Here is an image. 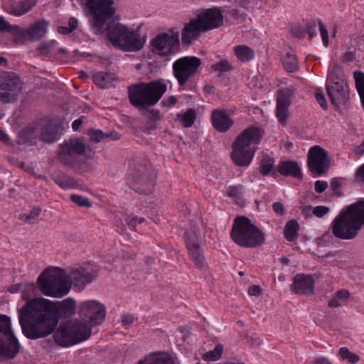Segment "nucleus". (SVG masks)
<instances>
[{"instance_id":"nucleus-8","label":"nucleus","mask_w":364,"mask_h":364,"mask_svg":"<svg viewBox=\"0 0 364 364\" xmlns=\"http://www.w3.org/2000/svg\"><path fill=\"white\" fill-rule=\"evenodd\" d=\"M230 237L237 245L243 247H259L265 240L264 232L245 216L235 219Z\"/></svg>"},{"instance_id":"nucleus-26","label":"nucleus","mask_w":364,"mask_h":364,"mask_svg":"<svg viewBox=\"0 0 364 364\" xmlns=\"http://www.w3.org/2000/svg\"><path fill=\"white\" fill-rule=\"evenodd\" d=\"M36 4V0H21L14 2L11 6L10 13L16 16H22L29 12Z\"/></svg>"},{"instance_id":"nucleus-22","label":"nucleus","mask_w":364,"mask_h":364,"mask_svg":"<svg viewBox=\"0 0 364 364\" xmlns=\"http://www.w3.org/2000/svg\"><path fill=\"white\" fill-rule=\"evenodd\" d=\"M314 282L311 275L298 274L294 276L291 286L292 291L296 294H313Z\"/></svg>"},{"instance_id":"nucleus-33","label":"nucleus","mask_w":364,"mask_h":364,"mask_svg":"<svg viewBox=\"0 0 364 364\" xmlns=\"http://www.w3.org/2000/svg\"><path fill=\"white\" fill-rule=\"evenodd\" d=\"M211 68L218 72V76L220 77L226 73L231 72L234 67L229 60L223 59L212 65Z\"/></svg>"},{"instance_id":"nucleus-23","label":"nucleus","mask_w":364,"mask_h":364,"mask_svg":"<svg viewBox=\"0 0 364 364\" xmlns=\"http://www.w3.org/2000/svg\"><path fill=\"white\" fill-rule=\"evenodd\" d=\"M213 127L219 132H227L234 124L233 120L224 111L215 109L211 114Z\"/></svg>"},{"instance_id":"nucleus-63","label":"nucleus","mask_w":364,"mask_h":364,"mask_svg":"<svg viewBox=\"0 0 364 364\" xmlns=\"http://www.w3.org/2000/svg\"><path fill=\"white\" fill-rule=\"evenodd\" d=\"M149 118L153 121H158L160 119V112L155 109L150 110Z\"/></svg>"},{"instance_id":"nucleus-16","label":"nucleus","mask_w":364,"mask_h":364,"mask_svg":"<svg viewBox=\"0 0 364 364\" xmlns=\"http://www.w3.org/2000/svg\"><path fill=\"white\" fill-rule=\"evenodd\" d=\"M49 22L46 19H41L34 22L27 29H20L19 37H15L16 44H25L28 41H37L41 39L48 31Z\"/></svg>"},{"instance_id":"nucleus-61","label":"nucleus","mask_w":364,"mask_h":364,"mask_svg":"<svg viewBox=\"0 0 364 364\" xmlns=\"http://www.w3.org/2000/svg\"><path fill=\"white\" fill-rule=\"evenodd\" d=\"M350 296V294L349 292L347 291V290H340L338 291H337V293L336 294V296L339 299V300H346Z\"/></svg>"},{"instance_id":"nucleus-38","label":"nucleus","mask_w":364,"mask_h":364,"mask_svg":"<svg viewBox=\"0 0 364 364\" xmlns=\"http://www.w3.org/2000/svg\"><path fill=\"white\" fill-rule=\"evenodd\" d=\"M53 181L55 183H57L60 187L63 189L69 188H75L76 186V182L74 178L68 176H58L53 178Z\"/></svg>"},{"instance_id":"nucleus-51","label":"nucleus","mask_w":364,"mask_h":364,"mask_svg":"<svg viewBox=\"0 0 364 364\" xmlns=\"http://www.w3.org/2000/svg\"><path fill=\"white\" fill-rule=\"evenodd\" d=\"M273 210L277 215L282 216L285 213V208L283 203L280 202H275L272 205Z\"/></svg>"},{"instance_id":"nucleus-14","label":"nucleus","mask_w":364,"mask_h":364,"mask_svg":"<svg viewBox=\"0 0 364 364\" xmlns=\"http://www.w3.org/2000/svg\"><path fill=\"white\" fill-rule=\"evenodd\" d=\"M86 151V146L82 139H71L60 145L58 159L64 165L75 166L78 162V156Z\"/></svg>"},{"instance_id":"nucleus-31","label":"nucleus","mask_w":364,"mask_h":364,"mask_svg":"<svg viewBox=\"0 0 364 364\" xmlns=\"http://www.w3.org/2000/svg\"><path fill=\"white\" fill-rule=\"evenodd\" d=\"M299 225L296 220H289L284 228V235L287 240L294 242L298 238Z\"/></svg>"},{"instance_id":"nucleus-42","label":"nucleus","mask_w":364,"mask_h":364,"mask_svg":"<svg viewBox=\"0 0 364 364\" xmlns=\"http://www.w3.org/2000/svg\"><path fill=\"white\" fill-rule=\"evenodd\" d=\"M88 134L90 137V140L95 143H99L104 138H108V134H105L100 129H90L88 131Z\"/></svg>"},{"instance_id":"nucleus-15","label":"nucleus","mask_w":364,"mask_h":364,"mask_svg":"<svg viewBox=\"0 0 364 364\" xmlns=\"http://www.w3.org/2000/svg\"><path fill=\"white\" fill-rule=\"evenodd\" d=\"M307 164L314 176L325 174L330 166L328 151L319 146H314L309 151Z\"/></svg>"},{"instance_id":"nucleus-20","label":"nucleus","mask_w":364,"mask_h":364,"mask_svg":"<svg viewBox=\"0 0 364 364\" xmlns=\"http://www.w3.org/2000/svg\"><path fill=\"white\" fill-rule=\"evenodd\" d=\"M205 32L217 28L223 24L222 11L216 8L205 9L196 16Z\"/></svg>"},{"instance_id":"nucleus-36","label":"nucleus","mask_w":364,"mask_h":364,"mask_svg":"<svg viewBox=\"0 0 364 364\" xmlns=\"http://www.w3.org/2000/svg\"><path fill=\"white\" fill-rule=\"evenodd\" d=\"M21 28L17 25H11L9 21L5 20L4 17H0V32L9 33L19 37Z\"/></svg>"},{"instance_id":"nucleus-1","label":"nucleus","mask_w":364,"mask_h":364,"mask_svg":"<svg viewBox=\"0 0 364 364\" xmlns=\"http://www.w3.org/2000/svg\"><path fill=\"white\" fill-rule=\"evenodd\" d=\"M75 311L76 302L72 298L61 301L34 298L19 309V323L26 338L36 340L55 333L60 318L72 317Z\"/></svg>"},{"instance_id":"nucleus-25","label":"nucleus","mask_w":364,"mask_h":364,"mask_svg":"<svg viewBox=\"0 0 364 364\" xmlns=\"http://www.w3.org/2000/svg\"><path fill=\"white\" fill-rule=\"evenodd\" d=\"M60 125L55 120H50L44 125L40 139L48 143H52L59 139L60 132Z\"/></svg>"},{"instance_id":"nucleus-59","label":"nucleus","mask_w":364,"mask_h":364,"mask_svg":"<svg viewBox=\"0 0 364 364\" xmlns=\"http://www.w3.org/2000/svg\"><path fill=\"white\" fill-rule=\"evenodd\" d=\"M307 32L311 38L314 36L316 35V25L315 22H312L311 23H308L306 26Z\"/></svg>"},{"instance_id":"nucleus-3","label":"nucleus","mask_w":364,"mask_h":364,"mask_svg":"<svg viewBox=\"0 0 364 364\" xmlns=\"http://www.w3.org/2000/svg\"><path fill=\"white\" fill-rule=\"evenodd\" d=\"M78 314L80 319L61 323L53 334L58 346L69 347L87 340L92 334V327L105 321L106 307L97 300L85 301L79 304Z\"/></svg>"},{"instance_id":"nucleus-18","label":"nucleus","mask_w":364,"mask_h":364,"mask_svg":"<svg viewBox=\"0 0 364 364\" xmlns=\"http://www.w3.org/2000/svg\"><path fill=\"white\" fill-rule=\"evenodd\" d=\"M326 90L333 105L338 107L346 105L349 100V90L346 82L340 79L331 85H326Z\"/></svg>"},{"instance_id":"nucleus-40","label":"nucleus","mask_w":364,"mask_h":364,"mask_svg":"<svg viewBox=\"0 0 364 364\" xmlns=\"http://www.w3.org/2000/svg\"><path fill=\"white\" fill-rule=\"evenodd\" d=\"M185 240L186 247H191L200 245L198 243V237L195 230L190 228L185 232Z\"/></svg>"},{"instance_id":"nucleus-56","label":"nucleus","mask_w":364,"mask_h":364,"mask_svg":"<svg viewBox=\"0 0 364 364\" xmlns=\"http://www.w3.org/2000/svg\"><path fill=\"white\" fill-rule=\"evenodd\" d=\"M123 326H129L134 322V316L130 314H123L121 318Z\"/></svg>"},{"instance_id":"nucleus-6","label":"nucleus","mask_w":364,"mask_h":364,"mask_svg":"<svg viewBox=\"0 0 364 364\" xmlns=\"http://www.w3.org/2000/svg\"><path fill=\"white\" fill-rule=\"evenodd\" d=\"M166 89V85L161 80L132 84L128 87L129 102L138 109L153 106L159 101Z\"/></svg>"},{"instance_id":"nucleus-52","label":"nucleus","mask_w":364,"mask_h":364,"mask_svg":"<svg viewBox=\"0 0 364 364\" xmlns=\"http://www.w3.org/2000/svg\"><path fill=\"white\" fill-rule=\"evenodd\" d=\"M136 220L137 218L133 215H127L124 218L126 224L132 230L135 229Z\"/></svg>"},{"instance_id":"nucleus-28","label":"nucleus","mask_w":364,"mask_h":364,"mask_svg":"<svg viewBox=\"0 0 364 364\" xmlns=\"http://www.w3.org/2000/svg\"><path fill=\"white\" fill-rule=\"evenodd\" d=\"M95 84L102 88H109L112 85L115 76L113 73L99 72L93 75Z\"/></svg>"},{"instance_id":"nucleus-27","label":"nucleus","mask_w":364,"mask_h":364,"mask_svg":"<svg viewBox=\"0 0 364 364\" xmlns=\"http://www.w3.org/2000/svg\"><path fill=\"white\" fill-rule=\"evenodd\" d=\"M137 364H175V362L169 355L159 353L149 355L144 360H139Z\"/></svg>"},{"instance_id":"nucleus-55","label":"nucleus","mask_w":364,"mask_h":364,"mask_svg":"<svg viewBox=\"0 0 364 364\" xmlns=\"http://www.w3.org/2000/svg\"><path fill=\"white\" fill-rule=\"evenodd\" d=\"M355 179L357 182H364V164L360 166L355 174Z\"/></svg>"},{"instance_id":"nucleus-47","label":"nucleus","mask_w":364,"mask_h":364,"mask_svg":"<svg viewBox=\"0 0 364 364\" xmlns=\"http://www.w3.org/2000/svg\"><path fill=\"white\" fill-rule=\"evenodd\" d=\"M41 213V208L39 206H35L28 214L25 215V221L31 222L37 218Z\"/></svg>"},{"instance_id":"nucleus-30","label":"nucleus","mask_w":364,"mask_h":364,"mask_svg":"<svg viewBox=\"0 0 364 364\" xmlns=\"http://www.w3.org/2000/svg\"><path fill=\"white\" fill-rule=\"evenodd\" d=\"M235 55L242 63H247L255 57L254 50L245 45H239L234 47Z\"/></svg>"},{"instance_id":"nucleus-54","label":"nucleus","mask_w":364,"mask_h":364,"mask_svg":"<svg viewBox=\"0 0 364 364\" xmlns=\"http://www.w3.org/2000/svg\"><path fill=\"white\" fill-rule=\"evenodd\" d=\"M316 100L319 105L324 109H327V102L324 95L321 92H318L315 95Z\"/></svg>"},{"instance_id":"nucleus-44","label":"nucleus","mask_w":364,"mask_h":364,"mask_svg":"<svg viewBox=\"0 0 364 364\" xmlns=\"http://www.w3.org/2000/svg\"><path fill=\"white\" fill-rule=\"evenodd\" d=\"M36 289V286L34 283L26 284L23 287L22 291V298L26 301V303L32 300L33 299H30L32 294L34 293Z\"/></svg>"},{"instance_id":"nucleus-32","label":"nucleus","mask_w":364,"mask_h":364,"mask_svg":"<svg viewBox=\"0 0 364 364\" xmlns=\"http://www.w3.org/2000/svg\"><path fill=\"white\" fill-rule=\"evenodd\" d=\"M177 118L181 121L184 127H191L196 119V111L193 109H188L184 114H178Z\"/></svg>"},{"instance_id":"nucleus-41","label":"nucleus","mask_w":364,"mask_h":364,"mask_svg":"<svg viewBox=\"0 0 364 364\" xmlns=\"http://www.w3.org/2000/svg\"><path fill=\"white\" fill-rule=\"evenodd\" d=\"M339 355L342 360H347L349 363L352 364L355 363L359 360L358 355L350 352L346 347H342L340 348Z\"/></svg>"},{"instance_id":"nucleus-35","label":"nucleus","mask_w":364,"mask_h":364,"mask_svg":"<svg viewBox=\"0 0 364 364\" xmlns=\"http://www.w3.org/2000/svg\"><path fill=\"white\" fill-rule=\"evenodd\" d=\"M283 67L286 71L292 73L299 68L297 58L295 55L288 53L282 60Z\"/></svg>"},{"instance_id":"nucleus-49","label":"nucleus","mask_w":364,"mask_h":364,"mask_svg":"<svg viewBox=\"0 0 364 364\" xmlns=\"http://www.w3.org/2000/svg\"><path fill=\"white\" fill-rule=\"evenodd\" d=\"M32 138L31 133L28 129L23 130L19 134V141L23 144L31 143Z\"/></svg>"},{"instance_id":"nucleus-7","label":"nucleus","mask_w":364,"mask_h":364,"mask_svg":"<svg viewBox=\"0 0 364 364\" xmlns=\"http://www.w3.org/2000/svg\"><path fill=\"white\" fill-rule=\"evenodd\" d=\"M66 272L60 267L44 269L37 279L39 291L47 296L60 298L70 291V285Z\"/></svg>"},{"instance_id":"nucleus-12","label":"nucleus","mask_w":364,"mask_h":364,"mask_svg":"<svg viewBox=\"0 0 364 364\" xmlns=\"http://www.w3.org/2000/svg\"><path fill=\"white\" fill-rule=\"evenodd\" d=\"M201 60L196 56H184L173 63V73L180 86H184L190 78L200 73Z\"/></svg>"},{"instance_id":"nucleus-45","label":"nucleus","mask_w":364,"mask_h":364,"mask_svg":"<svg viewBox=\"0 0 364 364\" xmlns=\"http://www.w3.org/2000/svg\"><path fill=\"white\" fill-rule=\"evenodd\" d=\"M244 188L242 185L230 186L227 190L228 196L233 198L240 195H242Z\"/></svg>"},{"instance_id":"nucleus-57","label":"nucleus","mask_w":364,"mask_h":364,"mask_svg":"<svg viewBox=\"0 0 364 364\" xmlns=\"http://www.w3.org/2000/svg\"><path fill=\"white\" fill-rule=\"evenodd\" d=\"M178 331L179 333L181 334V336L180 338V339L181 340L182 342H184L186 341V340L191 335V331L189 329H188L185 326H181L179 328H178Z\"/></svg>"},{"instance_id":"nucleus-2","label":"nucleus","mask_w":364,"mask_h":364,"mask_svg":"<svg viewBox=\"0 0 364 364\" xmlns=\"http://www.w3.org/2000/svg\"><path fill=\"white\" fill-rule=\"evenodd\" d=\"M89 11L90 25L94 33L107 31L109 41L115 48L124 51L136 52L143 48L146 37H141L138 29L116 22L112 19L116 14L114 0H83Z\"/></svg>"},{"instance_id":"nucleus-37","label":"nucleus","mask_w":364,"mask_h":364,"mask_svg":"<svg viewBox=\"0 0 364 364\" xmlns=\"http://www.w3.org/2000/svg\"><path fill=\"white\" fill-rule=\"evenodd\" d=\"M223 351V346L221 343H218L215 346L213 350L204 353L202 358L204 360L208 362L215 361L221 357Z\"/></svg>"},{"instance_id":"nucleus-19","label":"nucleus","mask_w":364,"mask_h":364,"mask_svg":"<svg viewBox=\"0 0 364 364\" xmlns=\"http://www.w3.org/2000/svg\"><path fill=\"white\" fill-rule=\"evenodd\" d=\"M97 275L98 269L96 267L87 265L73 270L69 278L75 286L77 287L79 289H82L87 284L91 283Z\"/></svg>"},{"instance_id":"nucleus-43","label":"nucleus","mask_w":364,"mask_h":364,"mask_svg":"<svg viewBox=\"0 0 364 364\" xmlns=\"http://www.w3.org/2000/svg\"><path fill=\"white\" fill-rule=\"evenodd\" d=\"M70 200L80 207L90 208L92 205L87 198L77 194H72Z\"/></svg>"},{"instance_id":"nucleus-58","label":"nucleus","mask_w":364,"mask_h":364,"mask_svg":"<svg viewBox=\"0 0 364 364\" xmlns=\"http://www.w3.org/2000/svg\"><path fill=\"white\" fill-rule=\"evenodd\" d=\"M50 44L48 43H41L37 48V50L40 51L43 55L47 54L50 52Z\"/></svg>"},{"instance_id":"nucleus-10","label":"nucleus","mask_w":364,"mask_h":364,"mask_svg":"<svg viewBox=\"0 0 364 364\" xmlns=\"http://www.w3.org/2000/svg\"><path fill=\"white\" fill-rule=\"evenodd\" d=\"M129 178L130 188L139 194L152 193L156 178L154 171L145 165L136 164L132 168Z\"/></svg>"},{"instance_id":"nucleus-11","label":"nucleus","mask_w":364,"mask_h":364,"mask_svg":"<svg viewBox=\"0 0 364 364\" xmlns=\"http://www.w3.org/2000/svg\"><path fill=\"white\" fill-rule=\"evenodd\" d=\"M180 34L173 28L158 34L150 42L151 50L161 57L168 58L180 50Z\"/></svg>"},{"instance_id":"nucleus-64","label":"nucleus","mask_w":364,"mask_h":364,"mask_svg":"<svg viewBox=\"0 0 364 364\" xmlns=\"http://www.w3.org/2000/svg\"><path fill=\"white\" fill-rule=\"evenodd\" d=\"M314 364H331V362L326 357L321 356L314 360Z\"/></svg>"},{"instance_id":"nucleus-24","label":"nucleus","mask_w":364,"mask_h":364,"mask_svg":"<svg viewBox=\"0 0 364 364\" xmlns=\"http://www.w3.org/2000/svg\"><path fill=\"white\" fill-rule=\"evenodd\" d=\"M277 171L283 176H291L299 180L303 178L301 170L294 161H281L277 166Z\"/></svg>"},{"instance_id":"nucleus-48","label":"nucleus","mask_w":364,"mask_h":364,"mask_svg":"<svg viewBox=\"0 0 364 364\" xmlns=\"http://www.w3.org/2000/svg\"><path fill=\"white\" fill-rule=\"evenodd\" d=\"M318 26L323 43L325 46H327L328 45V33L326 27L321 21H318Z\"/></svg>"},{"instance_id":"nucleus-46","label":"nucleus","mask_w":364,"mask_h":364,"mask_svg":"<svg viewBox=\"0 0 364 364\" xmlns=\"http://www.w3.org/2000/svg\"><path fill=\"white\" fill-rule=\"evenodd\" d=\"M330 209L327 206L324 205H318L314 208L312 210L313 214L317 218H322L327 213H328Z\"/></svg>"},{"instance_id":"nucleus-4","label":"nucleus","mask_w":364,"mask_h":364,"mask_svg":"<svg viewBox=\"0 0 364 364\" xmlns=\"http://www.w3.org/2000/svg\"><path fill=\"white\" fill-rule=\"evenodd\" d=\"M364 226V198L343 208L331 227L333 235L341 240L355 239Z\"/></svg>"},{"instance_id":"nucleus-50","label":"nucleus","mask_w":364,"mask_h":364,"mask_svg":"<svg viewBox=\"0 0 364 364\" xmlns=\"http://www.w3.org/2000/svg\"><path fill=\"white\" fill-rule=\"evenodd\" d=\"M327 188H328V183L326 181H320V180L315 181L314 188H315V191L317 193H323L326 190Z\"/></svg>"},{"instance_id":"nucleus-17","label":"nucleus","mask_w":364,"mask_h":364,"mask_svg":"<svg viewBox=\"0 0 364 364\" xmlns=\"http://www.w3.org/2000/svg\"><path fill=\"white\" fill-rule=\"evenodd\" d=\"M296 92L294 86L286 87L277 92L276 116L282 124H285L291 99Z\"/></svg>"},{"instance_id":"nucleus-21","label":"nucleus","mask_w":364,"mask_h":364,"mask_svg":"<svg viewBox=\"0 0 364 364\" xmlns=\"http://www.w3.org/2000/svg\"><path fill=\"white\" fill-rule=\"evenodd\" d=\"M205 32L203 26L196 17L186 23L181 31V41L183 45L189 46L201 34Z\"/></svg>"},{"instance_id":"nucleus-9","label":"nucleus","mask_w":364,"mask_h":364,"mask_svg":"<svg viewBox=\"0 0 364 364\" xmlns=\"http://www.w3.org/2000/svg\"><path fill=\"white\" fill-rule=\"evenodd\" d=\"M19 349L20 344L12 331L10 317L0 314V359H14Z\"/></svg>"},{"instance_id":"nucleus-5","label":"nucleus","mask_w":364,"mask_h":364,"mask_svg":"<svg viewBox=\"0 0 364 364\" xmlns=\"http://www.w3.org/2000/svg\"><path fill=\"white\" fill-rule=\"evenodd\" d=\"M261 137L260 129L255 126L247 127L236 137L231 152V159L236 166H248L250 164Z\"/></svg>"},{"instance_id":"nucleus-39","label":"nucleus","mask_w":364,"mask_h":364,"mask_svg":"<svg viewBox=\"0 0 364 364\" xmlns=\"http://www.w3.org/2000/svg\"><path fill=\"white\" fill-rule=\"evenodd\" d=\"M78 26V21L75 17H71L68 20V26H58L57 31L60 34L68 35L73 33Z\"/></svg>"},{"instance_id":"nucleus-13","label":"nucleus","mask_w":364,"mask_h":364,"mask_svg":"<svg viewBox=\"0 0 364 364\" xmlns=\"http://www.w3.org/2000/svg\"><path fill=\"white\" fill-rule=\"evenodd\" d=\"M22 90V82L17 75L5 72L0 75V102L10 104L18 101Z\"/></svg>"},{"instance_id":"nucleus-29","label":"nucleus","mask_w":364,"mask_h":364,"mask_svg":"<svg viewBox=\"0 0 364 364\" xmlns=\"http://www.w3.org/2000/svg\"><path fill=\"white\" fill-rule=\"evenodd\" d=\"M187 249L191 259L195 265L200 270H205L206 269V263L200 245L188 247Z\"/></svg>"},{"instance_id":"nucleus-62","label":"nucleus","mask_w":364,"mask_h":364,"mask_svg":"<svg viewBox=\"0 0 364 364\" xmlns=\"http://www.w3.org/2000/svg\"><path fill=\"white\" fill-rule=\"evenodd\" d=\"M341 183L336 178H333L330 182L331 188L336 193L337 191L341 188Z\"/></svg>"},{"instance_id":"nucleus-34","label":"nucleus","mask_w":364,"mask_h":364,"mask_svg":"<svg viewBox=\"0 0 364 364\" xmlns=\"http://www.w3.org/2000/svg\"><path fill=\"white\" fill-rule=\"evenodd\" d=\"M274 158L267 155L264 156L259 164V173L262 176H268L274 166Z\"/></svg>"},{"instance_id":"nucleus-53","label":"nucleus","mask_w":364,"mask_h":364,"mask_svg":"<svg viewBox=\"0 0 364 364\" xmlns=\"http://www.w3.org/2000/svg\"><path fill=\"white\" fill-rule=\"evenodd\" d=\"M355 60V54L354 52H346L342 55V62L345 63H350Z\"/></svg>"},{"instance_id":"nucleus-60","label":"nucleus","mask_w":364,"mask_h":364,"mask_svg":"<svg viewBox=\"0 0 364 364\" xmlns=\"http://www.w3.org/2000/svg\"><path fill=\"white\" fill-rule=\"evenodd\" d=\"M261 293V288L258 285H252L248 289V294L251 296H258Z\"/></svg>"}]
</instances>
